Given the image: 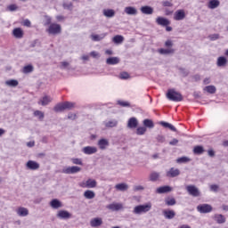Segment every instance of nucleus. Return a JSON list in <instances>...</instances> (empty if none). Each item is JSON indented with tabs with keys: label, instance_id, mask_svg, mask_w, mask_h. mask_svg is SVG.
Returning <instances> with one entry per match:
<instances>
[{
	"label": "nucleus",
	"instance_id": "obj_31",
	"mask_svg": "<svg viewBox=\"0 0 228 228\" xmlns=\"http://www.w3.org/2000/svg\"><path fill=\"white\" fill-rule=\"evenodd\" d=\"M159 180V173L153 171L150 174L149 181L151 183H156V181Z\"/></svg>",
	"mask_w": 228,
	"mask_h": 228
},
{
	"label": "nucleus",
	"instance_id": "obj_27",
	"mask_svg": "<svg viewBox=\"0 0 228 228\" xmlns=\"http://www.w3.org/2000/svg\"><path fill=\"white\" fill-rule=\"evenodd\" d=\"M107 65H118L120 63V59L118 57H110L106 60Z\"/></svg>",
	"mask_w": 228,
	"mask_h": 228
},
{
	"label": "nucleus",
	"instance_id": "obj_5",
	"mask_svg": "<svg viewBox=\"0 0 228 228\" xmlns=\"http://www.w3.org/2000/svg\"><path fill=\"white\" fill-rule=\"evenodd\" d=\"M197 211L201 214H208L213 211V207L209 204H200L197 207Z\"/></svg>",
	"mask_w": 228,
	"mask_h": 228
},
{
	"label": "nucleus",
	"instance_id": "obj_62",
	"mask_svg": "<svg viewBox=\"0 0 228 228\" xmlns=\"http://www.w3.org/2000/svg\"><path fill=\"white\" fill-rule=\"evenodd\" d=\"M7 8L9 12H15L17 10V6L15 4H11Z\"/></svg>",
	"mask_w": 228,
	"mask_h": 228
},
{
	"label": "nucleus",
	"instance_id": "obj_40",
	"mask_svg": "<svg viewBox=\"0 0 228 228\" xmlns=\"http://www.w3.org/2000/svg\"><path fill=\"white\" fill-rule=\"evenodd\" d=\"M51 101H53V99H51V97L45 96L40 100V104H41V106H47V104H49V102H51Z\"/></svg>",
	"mask_w": 228,
	"mask_h": 228
},
{
	"label": "nucleus",
	"instance_id": "obj_33",
	"mask_svg": "<svg viewBox=\"0 0 228 228\" xmlns=\"http://www.w3.org/2000/svg\"><path fill=\"white\" fill-rule=\"evenodd\" d=\"M107 33H103L101 35H91V38L94 42H101V40H103V38L106 37Z\"/></svg>",
	"mask_w": 228,
	"mask_h": 228
},
{
	"label": "nucleus",
	"instance_id": "obj_16",
	"mask_svg": "<svg viewBox=\"0 0 228 228\" xmlns=\"http://www.w3.org/2000/svg\"><path fill=\"white\" fill-rule=\"evenodd\" d=\"M98 146L101 151H105L107 147H110V141L108 139H100L98 141Z\"/></svg>",
	"mask_w": 228,
	"mask_h": 228
},
{
	"label": "nucleus",
	"instance_id": "obj_20",
	"mask_svg": "<svg viewBox=\"0 0 228 228\" xmlns=\"http://www.w3.org/2000/svg\"><path fill=\"white\" fill-rule=\"evenodd\" d=\"M50 206L53 208V209H60V208H61L63 205L58 199H53L50 201Z\"/></svg>",
	"mask_w": 228,
	"mask_h": 228
},
{
	"label": "nucleus",
	"instance_id": "obj_53",
	"mask_svg": "<svg viewBox=\"0 0 228 228\" xmlns=\"http://www.w3.org/2000/svg\"><path fill=\"white\" fill-rule=\"evenodd\" d=\"M63 104H64L65 110H70V109L74 108V103H72L70 102H66Z\"/></svg>",
	"mask_w": 228,
	"mask_h": 228
},
{
	"label": "nucleus",
	"instance_id": "obj_46",
	"mask_svg": "<svg viewBox=\"0 0 228 228\" xmlns=\"http://www.w3.org/2000/svg\"><path fill=\"white\" fill-rule=\"evenodd\" d=\"M147 133V128L145 126H140L136 129V134L142 136V134H145Z\"/></svg>",
	"mask_w": 228,
	"mask_h": 228
},
{
	"label": "nucleus",
	"instance_id": "obj_64",
	"mask_svg": "<svg viewBox=\"0 0 228 228\" xmlns=\"http://www.w3.org/2000/svg\"><path fill=\"white\" fill-rule=\"evenodd\" d=\"M208 155L210 158H215V151H213V150H208Z\"/></svg>",
	"mask_w": 228,
	"mask_h": 228
},
{
	"label": "nucleus",
	"instance_id": "obj_2",
	"mask_svg": "<svg viewBox=\"0 0 228 228\" xmlns=\"http://www.w3.org/2000/svg\"><path fill=\"white\" fill-rule=\"evenodd\" d=\"M152 209L151 203H146L143 205H138L134 208L133 213L134 215H143L145 213H149Z\"/></svg>",
	"mask_w": 228,
	"mask_h": 228
},
{
	"label": "nucleus",
	"instance_id": "obj_50",
	"mask_svg": "<svg viewBox=\"0 0 228 228\" xmlns=\"http://www.w3.org/2000/svg\"><path fill=\"white\" fill-rule=\"evenodd\" d=\"M45 21L44 23V26H51L53 19L49 15H45Z\"/></svg>",
	"mask_w": 228,
	"mask_h": 228
},
{
	"label": "nucleus",
	"instance_id": "obj_54",
	"mask_svg": "<svg viewBox=\"0 0 228 228\" xmlns=\"http://www.w3.org/2000/svg\"><path fill=\"white\" fill-rule=\"evenodd\" d=\"M71 161L73 165H83L81 159H72Z\"/></svg>",
	"mask_w": 228,
	"mask_h": 228
},
{
	"label": "nucleus",
	"instance_id": "obj_21",
	"mask_svg": "<svg viewBox=\"0 0 228 228\" xmlns=\"http://www.w3.org/2000/svg\"><path fill=\"white\" fill-rule=\"evenodd\" d=\"M163 216L167 220H172L173 218L175 217V211L174 210H164L163 211Z\"/></svg>",
	"mask_w": 228,
	"mask_h": 228
},
{
	"label": "nucleus",
	"instance_id": "obj_49",
	"mask_svg": "<svg viewBox=\"0 0 228 228\" xmlns=\"http://www.w3.org/2000/svg\"><path fill=\"white\" fill-rule=\"evenodd\" d=\"M34 116L38 117L39 120H44V117H45L44 112L40 110L34 111Z\"/></svg>",
	"mask_w": 228,
	"mask_h": 228
},
{
	"label": "nucleus",
	"instance_id": "obj_32",
	"mask_svg": "<svg viewBox=\"0 0 228 228\" xmlns=\"http://www.w3.org/2000/svg\"><path fill=\"white\" fill-rule=\"evenodd\" d=\"M103 15H104V17H107L108 19H111V18L115 17V11L113 9H104Z\"/></svg>",
	"mask_w": 228,
	"mask_h": 228
},
{
	"label": "nucleus",
	"instance_id": "obj_25",
	"mask_svg": "<svg viewBox=\"0 0 228 228\" xmlns=\"http://www.w3.org/2000/svg\"><path fill=\"white\" fill-rule=\"evenodd\" d=\"M159 125L162 126L163 127H166L167 129H170V131H174V133H177V128L174 126L172 124L165 121H160Z\"/></svg>",
	"mask_w": 228,
	"mask_h": 228
},
{
	"label": "nucleus",
	"instance_id": "obj_26",
	"mask_svg": "<svg viewBox=\"0 0 228 228\" xmlns=\"http://www.w3.org/2000/svg\"><path fill=\"white\" fill-rule=\"evenodd\" d=\"M102 224V219L100 217L94 218L90 221L91 227H101Z\"/></svg>",
	"mask_w": 228,
	"mask_h": 228
},
{
	"label": "nucleus",
	"instance_id": "obj_60",
	"mask_svg": "<svg viewBox=\"0 0 228 228\" xmlns=\"http://www.w3.org/2000/svg\"><path fill=\"white\" fill-rule=\"evenodd\" d=\"M90 56H92V58H101V55L99 54V53L94 51L90 53Z\"/></svg>",
	"mask_w": 228,
	"mask_h": 228
},
{
	"label": "nucleus",
	"instance_id": "obj_51",
	"mask_svg": "<svg viewBox=\"0 0 228 228\" xmlns=\"http://www.w3.org/2000/svg\"><path fill=\"white\" fill-rule=\"evenodd\" d=\"M209 40H211V42H215V40H218V38H220V34H212L208 36Z\"/></svg>",
	"mask_w": 228,
	"mask_h": 228
},
{
	"label": "nucleus",
	"instance_id": "obj_45",
	"mask_svg": "<svg viewBox=\"0 0 228 228\" xmlns=\"http://www.w3.org/2000/svg\"><path fill=\"white\" fill-rule=\"evenodd\" d=\"M155 138L159 143H165L167 142V137L161 134H159Z\"/></svg>",
	"mask_w": 228,
	"mask_h": 228
},
{
	"label": "nucleus",
	"instance_id": "obj_8",
	"mask_svg": "<svg viewBox=\"0 0 228 228\" xmlns=\"http://www.w3.org/2000/svg\"><path fill=\"white\" fill-rule=\"evenodd\" d=\"M56 216L57 218H60V220H69L72 215L67 210H60L58 211Z\"/></svg>",
	"mask_w": 228,
	"mask_h": 228
},
{
	"label": "nucleus",
	"instance_id": "obj_35",
	"mask_svg": "<svg viewBox=\"0 0 228 228\" xmlns=\"http://www.w3.org/2000/svg\"><path fill=\"white\" fill-rule=\"evenodd\" d=\"M159 54H174L175 53V50L173 48H168V49H165V48H160L159 49Z\"/></svg>",
	"mask_w": 228,
	"mask_h": 228
},
{
	"label": "nucleus",
	"instance_id": "obj_39",
	"mask_svg": "<svg viewBox=\"0 0 228 228\" xmlns=\"http://www.w3.org/2000/svg\"><path fill=\"white\" fill-rule=\"evenodd\" d=\"M143 126L144 127H148L149 129L154 128V122L152 119H144L143 120Z\"/></svg>",
	"mask_w": 228,
	"mask_h": 228
},
{
	"label": "nucleus",
	"instance_id": "obj_59",
	"mask_svg": "<svg viewBox=\"0 0 228 228\" xmlns=\"http://www.w3.org/2000/svg\"><path fill=\"white\" fill-rule=\"evenodd\" d=\"M218 188H219V186L217 184L210 185V191H215L216 193V191H218Z\"/></svg>",
	"mask_w": 228,
	"mask_h": 228
},
{
	"label": "nucleus",
	"instance_id": "obj_28",
	"mask_svg": "<svg viewBox=\"0 0 228 228\" xmlns=\"http://www.w3.org/2000/svg\"><path fill=\"white\" fill-rule=\"evenodd\" d=\"M220 6V1L219 0H210L208 2V7L210 10H215Z\"/></svg>",
	"mask_w": 228,
	"mask_h": 228
},
{
	"label": "nucleus",
	"instance_id": "obj_58",
	"mask_svg": "<svg viewBox=\"0 0 228 228\" xmlns=\"http://www.w3.org/2000/svg\"><path fill=\"white\" fill-rule=\"evenodd\" d=\"M143 190H145V187H143L142 185H137V186L134 187V191H143Z\"/></svg>",
	"mask_w": 228,
	"mask_h": 228
},
{
	"label": "nucleus",
	"instance_id": "obj_22",
	"mask_svg": "<svg viewBox=\"0 0 228 228\" xmlns=\"http://www.w3.org/2000/svg\"><path fill=\"white\" fill-rule=\"evenodd\" d=\"M83 152L87 155L95 154V152H97V149L94 146H86L83 148Z\"/></svg>",
	"mask_w": 228,
	"mask_h": 228
},
{
	"label": "nucleus",
	"instance_id": "obj_63",
	"mask_svg": "<svg viewBox=\"0 0 228 228\" xmlns=\"http://www.w3.org/2000/svg\"><path fill=\"white\" fill-rule=\"evenodd\" d=\"M165 45L166 47H172L174 45V43L172 42V40H167L165 42Z\"/></svg>",
	"mask_w": 228,
	"mask_h": 228
},
{
	"label": "nucleus",
	"instance_id": "obj_36",
	"mask_svg": "<svg viewBox=\"0 0 228 228\" xmlns=\"http://www.w3.org/2000/svg\"><path fill=\"white\" fill-rule=\"evenodd\" d=\"M6 86H11L12 88H15V86H19V81L16 79H10L5 81Z\"/></svg>",
	"mask_w": 228,
	"mask_h": 228
},
{
	"label": "nucleus",
	"instance_id": "obj_7",
	"mask_svg": "<svg viewBox=\"0 0 228 228\" xmlns=\"http://www.w3.org/2000/svg\"><path fill=\"white\" fill-rule=\"evenodd\" d=\"M78 172H81V167L77 166L68 167L62 169V174L70 175V174H77Z\"/></svg>",
	"mask_w": 228,
	"mask_h": 228
},
{
	"label": "nucleus",
	"instance_id": "obj_56",
	"mask_svg": "<svg viewBox=\"0 0 228 228\" xmlns=\"http://www.w3.org/2000/svg\"><path fill=\"white\" fill-rule=\"evenodd\" d=\"M162 6L170 8V7L174 6V4H172V2H170V1H164V2H162Z\"/></svg>",
	"mask_w": 228,
	"mask_h": 228
},
{
	"label": "nucleus",
	"instance_id": "obj_55",
	"mask_svg": "<svg viewBox=\"0 0 228 228\" xmlns=\"http://www.w3.org/2000/svg\"><path fill=\"white\" fill-rule=\"evenodd\" d=\"M120 79H129V73L122 72L119 75Z\"/></svg>",
	"mask_w": 228,
	"mask_h": 228
},
{
	"label": "nucleus",
	"instance_id": "obj_42",
	"mask_svg": "<svg viewBox=\"0 0 228 228\" xmlns=\"http://www.w3.org/2000/svg\"><path fill=\"white\" fill-rule=\"evenodd\" d=\"M205 92H208V94H216V87L215 86H208L204 88Z\"/></svg>",
	"mask_w": 228,
	"mask_h": 228
},
{
	"label": "nucleus",
	"instance_id": "obj_52",
	"mask_svg": "<svg viewBox=\"0 0 228 228\" xmlns=\"http://www.w3.org/2000/svg\"><path fill=\"white\" fill-rule=\"evenodd\" d=\"M179 70H180V74H182V76H183V77H186L190 74V71H188V70H187L186 69H184V68H180Z\"/></svg>",
	"mask_w": 228,
	"mask_h": 228
},
{
	"label": "nucleus",
	"instance_id": "obj_37",
	"mask_svg": "<svg viewBox=\"0 0 228 228\" xmlns=\"http://www.w3.org/2000/svg\"><path fill=\"white\" fill-rule=\"evenodd\" d=\"M112 42L116 45H120L124 42V36L117 35L112 38Z\"/></svg>",
	"mask_w": 228,
	"mask_h": 228
},
{
	"label": "nucleus",
	"instance_id": "obj_6",
	"mask_svg": "<svg viewBox=\"0 0 228 228\" xmlns=\"http://www.w3.org/2000/svg\"><path fill=\"white\" fill-rule=\"evenodd\" d=\"M81 188H97V181L89 178L86 182L80 183Z\"/></svg>",
	"mask_w": 228,
	"mask_h": 228
},
{
	"label": "nucleus",
	"instance_id": "obj_23",
	"mask_svg": "<svg viewBox=\"0 0 228 228\" xmlns=\"http://www.w3.org/2000/svg\"><path fill=\"white\" fill-rule=\"evenodd\" d=\"M12 35L15 38H22L24 37V31L20 28H16L12 30Z\"/></svg>",
	"mask_w": 228,
	"mask_h": 228
},
{
	"label": "nucleus",
	"instance_id": "obj_47",
	"mask_svg": "<svg viewBox=\"0 0 228 228\" xmlns=\"http://www.w3.org/2000/svg\"><path fill=\"white\" fill-rule=\"evenodd\" d=\"M191 161L190 158L188 157H181L176 159V163H189Z\"/></svg>",
	"mask_w": 228,
	"mask_h": 228
},
{
	"label": "nucleus",
	"instance_id": "obj_43",
	"mask_svg": "<svg viewBox=\"0 0 228 228\" xmlns=\"http://www.w3.org/2000/svg\"><path fill=\"white\" fill-rule=\"evenodd\" d=\"M33 70H34L33 65L28 64L23 68V74H31Z\"/></svg>",
	"mask_w": 228,
	"mask_h": 228
},
{
	"label": "nucleus",
	"instance_id": "obj_29",
	"mask_svg": "<svg viewBox=\"0 0 228 228\" xmlns=\"http://www.w3.org/2000/svg\"><path fill=\"white\" fill-rule=\"evenodd\" d=\"M214 220L216 222V224H225L226 222L225 216L222 214L215 215Z\"/></svg>",
	"mask_w": 228,
	"mask_h": 228
},
{
	"label": "nucleus",
	"instance_id": "obj_17",
	"mask_svg": "<svg viewBox=\"0 0 228 228\" xmlns=\"http://www.w3.org/2000/svg\"><path fill=\"white\" fill-rule=\"evenodd\" d=\"M124 12L126 15H138V9H136V7L126 6Z\"/></svg>",
	"mask_w": 228,
	"mask_h": 228
},
{
	"label": "nucleus",
	"instance_id": "obj_38",
	"mask_svg": "<svg viewBox=\"0 0 228 228\" xmlns=\"http://www.w3.org/2000/svg\"><path fill=\"white\" fill-rule=\"evenodd\" d=\"M104 126L105 127H117V126H118V121L117 119L107 121L104 122Z\"/></svg>",
	"mask_w": 228,
	"mask_h": 228
},
{
	"label": "nucleus",
	"instance_id": "obj_12",
	"mask_svg": "<svg viewBox=\"0 0 228 228\" xmlns=\"http://www.w3.org/2000/svg\"><path fill=\"white\" fill-rule=\"evenodd\" d=\"M156 23L159 26H162L163 28H165V26H170V21L168 20V19L161 17V16H159L156 19Z\"/></svg>",
	"mask_w": 228,
	"mask_h": 228
},
{
	"label": "nucleus",
	"instance_id": "obj_24",
	"mask_svg": "<svg viewBox=\"0 0 228 228\" xmlns=\"http://www.w3.org/2000/svg\"><path fill=\"white\" fill-rule=\"evenodd\" d=\"M127 127H129V129H134L138 127V119H136V118H131L128 120Z\"/></svg>",
	"mask_w": 228,
	"mask_h": 228
},
{
	"label": "nucleus",
	"instance_id": "obj_14",
	"mask_svg": "<svg viewBox=\"0 0 228 228\" xmlns=\"http://www.w3.org/2000/svg\"><path fill=\"white\" fill-rule=\"evenodd\" d=\"M140 11L144 15H152L154 13V8H152L151 6H149V5L142 6Z\"/></svg>",
	"mask_w": 228,
	"mask_h": 228
},
{
	"label": "nucleus",
	"instance_id": "obj_48",
	"mask_svg": "<svg viewBox=\"0 0 228 228\" xmlns=\"http://www.w3.org/2000/svg\"><path fill=\"white\" fill-rule=\"evenodd\" d=\"M165 202H166V205H167V206H175V204H176L175 199H174V198H172V199H167V200H165Z\"/></svg>",
	"mask_w": 228,
	"mask_h": 228
},
{
	"label": "nucleus",
	"instance_id": "obj_4",
	"mask_svg": "<svg viewBox=\"0 0 228 228\" xmlns=\"http://www.w3.org/2000/svg\"><path fill=\"white\" fill-rule=\"evenodd\" d=\"M185 190L191 197H200L201 195L200 190H199L195 185H187Z\"/></svg>",
	"mask_w": 228,
	"mask_h": 228
},
{
	"label": "nucleus",
	"instance_id": "obj_3",
	"mask_svg": "<svg viewBox=\"0 0 228 228\" xmlns=\"http://www.w3.org/2000/svg\"><path fill=\"white\" fill-rule=\"evenodd\" d=\"M46 33L48 35H61V25L57 24V23H52L49 25L48 28H46Z\"/></svg>",
	"mask_w": 228,
	"mask_h": 228
},
{
	"label": "nucleus",
	"instance_id": "obj_34",
	"mask_svg": "<svg viewBox=\"0 0 228 228\" xmlns=\"http://www.w3.org/2000/svg\"><path fill=\"white\" fill-rule=\"evenodd\" d=\"M84 197L88 200H92V199H95V192L94 191L87 190L84 192Z\"/></svg>",
	"mask_w": 228,
	"mask_h": 228
},
{
	"label": "nucleus",
	"instance_id": "obj_9",
	"mask_svg": "<svg viewBox=\"0 0 228 228\" xmlns=\"http://www.w3.org/2000/svg\"><path fill=\"white\" fill-rule=\"evenodd\" d=\"M167 177H177L181 175V171L178 168L171 167L167 173Z\"/></svg>",
	"mask_w": 228,
	"mask_h": 228
},
{
	"label": "nucleus",
	"instance_id": "obj_57",
	"mask_svg": "<svg viewBox=\"0 0 228 228\" xmlns=\"http://www.w3.org/2000/svg\"><path fill=\"white\" fill-rule=\"evenodd\" d=\"M119 106H122L123 108H129V106H131V104H129V102H118Z\"/></svg>",
	"mask_w": 228,
	"mask_h": 228
},
{
	"label": "nucleus",
	"instance_id": "obj_41",
	"mask_svg": "<svg viewBox=\"0 0 228 228\" xmlns=\"http://www.w3.org/2000/svg\"><path fill=\"white\" fill-rule=\"evenodd\" d=\"M54 111H56V113H61V111H65V105L64 103H58L54 108H53Z\"/></svg>",
	"mask_w": 228,
	"mask_h": 228
},
{
	"label": "nucleus",
	"instance_id": "obj_10",
	"mask_svg": "<svg viewBox=\"0 0 228 228\" xmlns=\"http://www.w3.org/2000/svg\"><path fill=\"white\" fill-rule=\"evenodd\" d=\"M26 167L28 170H38V168H40V164L34 160H28L26 163Z\"/></svg>",
	"mask_w": 228,
	"mask_h": 228
},
{
	"label": "nucleus",
	"instance_id": "obj_11",
	"mask_svg": "<svg viewBox=\"0 0 228 228\" xmlns=\"http://www.w3.org/2000/svg\"><path fill=\"white\" fill-rule=\"evenodd\" d=\"M107 209L110 211H120V209H124V205L122 203H111L107 206Z\"/></svg>",
	"mask_w": 228,
	"mask_h": 228
},
{
	"label": "nucleus",
	"instance_id": "obj_1",
	"mask_svg": "<svg viewBox=\"0 0 228 228\" xmlns=\"http://www.w3.org/2000/svg\"><path fill=\"white\" fill-rule=\"evenodd\" d=\"M166 97L169 101H173V102H181L183 101V94L175 91V89H168Z\"/></svg>",
	"mask_w": 228,
	"mask_h": 228
},
{
	"label": "nucleus",
	"instance_id": "obj_61",
	"mask_svg": "<svg viewBox=\"0 0 228 228\" xmlns=\"http://www.w3.org/2000/svg\"><path fill=\"white\" fill-rule=\"evenodd\" d=\"M177 143H179V140H177L176 138H174L172 141L169 142V145L172 146H175L177 145Z\"/></svg>",
	"mask_w": 228,
	"mask_h": 228
},
{
	"label": "nucleus",
	"instance_id": "obj_18",
	"mask_svg": "<svg viewBox=\"0 0 228 228\" xmlns=\"http://www.w3.org/2000/svg\"><path fill=\"white\" fill-rule=\"evenodd\" d=\"M18 216H28L29 215V210L24 207H20L16 210Z\"/></svg>",
	"mask_w": 228,
	"mask_h": 228
},
{
	"label": "nucleus",
	"instance_id": "obj_44",
	"mask_svg": "<svg viewBox=\"0 0 228 228\" xmlns=\"http://www.w3.org/2000/svg\"><path fill=\"white\" fill-rule=\"evenodd\" d=\"M193 153L194 154H203L204 153V147L198 145L195 146L193 149Z\"/></svg>",
	"mask_w": 228,
	"mask_h": 228
},
{
	"label": "nucleus",
	"instance_id": "obj_15",
	"mask_svg": "<svg viewBox=\"0 0 228 228\" xmlns=\"http://www.w3.org/2000/svg\"><path fill=\"white\" fill-rule=\"evenodd\" d=\"M169 191H172V187L168 185L160 186L156 190V193L159 194L169 193Z\"/></svg>",
	"mask_w": 228,
	"mask_h": 228
},
{
	"label": "nucleus",
	"instance_id": "obj_19",
	"mask_svg": "<svg viewBox=\"0 0 228 228\" xmlns=\"http://www.w3.org/2000/svg\"><path fill=\"white\" fill-rule=\"evenodd\" d=\"M115 189L118 191H127L129 190V185L126 183H121L116 184Z\"/></svg>",
	"mask_w": 228,
	"mask_h": 228
},
{
	"label": "nucleus",
	"instance_id": "obj_30",
	"mask_svg": "<svg viewBox=\"0 0 228 228\" xmlns=\"http://www.w3.org/2000/svg\"><path fill=\"white\" fill-rule=\"evenodd\" d=\"M216 65L217 67H225L227 65V58L224 56L218 57Z\"/></svg>",
	"mask_w": 228,
	"mask_h": 228
},
{
	"label": "nucleus",
	"instance_id": "obj_13",
	"mask_svg": "<svg viewBox=\"0 0 228 228\" xmlns=\"http://www.w3.org/2000/svg\"><path fill=\"white\" fill-rule=\"evenodd\" d=\"M186 18V13L184 12V10H177L175 12L174 19L175 20H183V19Z\"/></svg>",
	"mask_w": 228,
	"mask_h": 228
}]
</instances>
